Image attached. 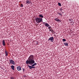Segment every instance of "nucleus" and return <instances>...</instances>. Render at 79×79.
<instances>
[{"instance_id": "1", "label": "nucleus", "mask_w": 79, "mask_h": 79, "mask_svg": "<svg viewBox=\"0 0 79 79\" xmlns=\"http://www.w3.org/2000/svg\"><path fill=\"white\" fill-rule=\"evenodd\" d=\"M34 55H31L29 57L28 60L26 61L27 64H30L31 66L28 65V66L30 69H32L35 68V65H37V63H35V60H34Z\"/></svg>"}, {"instance_id": "2", "label": "nucleus", "mask_w": 79, "mask_h": 79, "mask_svg": "<svg viewBox=\"0 0 79 79\" xmlns=\"http://www.w3.org/2000/svg\"><path fill=\"white\" fill-rule=\"evenodd\" d=\"M35 20L37 23H40L41 22H42L43 21L42 18H36Z\"/></svg>"}, {"instance_id": "3", "label": "nucleus", "mask_w": 79, "mask_h": 79, "mask_svg": "<svg viewBox=\"0 0 79 79\" xmlns=\"http://www.w3.org/2000/svg\"><path fill=\"white\" fill-rule=\"evenodd\" d=\"M43 24H44V25L46 27H49L50 26L49 25V24H48V23L45 22H43Z\"/></svg>"}, {"instance_id": "4", "label": "nucleus", "mask_w": 79, "mask_h": 79, "mask_svg": "<svg viewBox=\"0 0 79 79\" xmlns=\"http://www.w3.org/2000/svg\"><path fill=\"white\" fill-rule=\"evenodd\" d=\"M9 61L10 63L12 64H14L15 65V61H13L12 59H11L9 60Z\"/></svg>"}, {"instance_id": "5", "label": "nucleus", "mask_w": 79, "mask_h": 79, "mask_svg": "<svg viewBox=\"0 0 79 79\" xmlns=\"http://www.w3.org/2000/svg\"><path fill=\"white\" fill-rule=\"evenodd\" d=\"M53 39L54 38L53 37H50L48 39V40L49 41V40H50L52 42H53Z\"/></svg>"}, {"instance_id": "6", "label": "nucleus", "mask_w": 79, "mask_h": 79, "mask_svg": "<svg viewBox=\"0 0 79 79\" xmlns=\"http://www.w3.org/2000/svg\"><path fill=\"white\" fill-rule=\"evenodd\" d=\"M18 71H21V67L20 66H18L17 68Z\"/></svg>"}, {"instance_id": "7", "label": "nucleus", "mask_w": 79, "mask_h": 79, "mask_svg": "<svg viewBox=\"0 0 79 79\" xmlns=\"http://www.w3.org/2000/svg\"><path fill=\"white\" fill-rule=\"evenodd\" d=\"M55 21H57V22H61V20H60V19H58V18H56L55 19Z\"/></svg>"}, {"instance_id": "8", "label": "nucleus", "mask_w": 79, "mask_h": 79, "mask_svg": "<svg viewBox=\"0 0 79 79\" xmlns=\"http://www.w3.org/2000/svg\"><path fill=\"white\" fill-rule=\"evenodd\" d=\"M2 44L3 45V46H5L6 44H5V40H2Z\"/></svg>"}, {"instance_id": "9", "label": "nucleus", "mask_w": 79, "mask_h": 79, "mask_svg": "<svg viewBox=\"0 0 79 79\" xmlns=\"http://www.w3.org/2000/svg\"><path fill=\"white\" fill-rule=\"evenodd\" d=\"M48 29H49V31H51V30H52V27H51V26H50L48 28Z\"/></svg>"}, {"instance_id": "10", "label": "nucleus", "mask_w": 79, "mask_h": 79, "mask_svg": "<svg viewBox=\"0 0 79 79\" xmlns=\"http://www.w3.org/2000/svg\"><path fill=\"white\" fill-rule=\"evenodd\" d=\"M11 68L12 69V70H13L14 71V70H15V66L14 65L11 66Z\"/></svg>"}, {"instance_id": "11", "label": "nucleus", "mask_w": 79, "mask_h": 79, "mask_svg": "<svg viewBox=\"0 0 79 79\" xmlns=\"http://www.w3.org/2000/svg\"><path fill=\"white\" fill-rule=\"evenodd\" d=\"M26 2L27 3H28V4H29V3H31V2L29 1V0H27L26 1Z\"/></svg>"}, {"instance_id": "12", "label": "nucleus", "mask_w": 79, "mask_h": 79, "mask_svg": "<svg viewBox=\"0 0 79 79\" xmlns=\"http://www.w3.org/2000/svg\"><path fill=\"white\" fill-rule=\"evenodd\" d=\"M5 53H6V56H8V52L5 51Z\"/></svg>"}, {"instance_id": "13", "label": "nucleus", "mask_w": 79, "mask_h": 79, "mask_svg": "<svg viewBox=\"0 0 79 79\" xmlns=\"http://www.w3.org/2000/svg\"><path fill=\"white\" fill-rule=\"evenodd\" d=\"M39 16L40 17V18H44V16L42 15H39Z\"/></svg>"}, {"instance_id": "14", "label": "nucleus", "mask_w": 79, "mask_h": 79, "mask_svg": "<svg viewBox=\"0 0 79 79\" xmlns=\"http://www.w3.org/2000/svg\"><path fill=\"white\" fill-rule=\"evenodd\" d=\"M64 44L65 46H68V43H64Z\"/></svg>"}, {"instance_id": "15", "label": "nucleus", "mask_w": 79, "mask_h": 79, "mask_svg": "<svg viewBox=\"0 0 79 79\" xmlns=\"http://www.w3.org/2000/svg\"><path fill=\"white\" fill-rule=\"evenodd\" d=\"M63 7H62L60 8V10L61 11V12L62 11H63Z\"/></svg>"}, {"instance_id": "16", "label": "nucleus", "mask_w": 79, "mask_h": 79, "mask_svg": "<svg viewBox=\"0 0 79 79\" xmlns=\"http://www.w3.org/2000/svg\"><path fill=\"white\" fill-rule=\"evenodd\" d=\"M23 69V73H25V72H26V71H25L26 70H25V69Z\"/></svg>"}, {"instance_id": "17", "label": "nucleus", "mask_w": 79, "mask_h": 79, "mask_svg": "<svg viewBox=\"0 0 79 79\" xmlns=\"http://www.w3.org/2000/svg\"><path fill=\"white\" fill-rule=\"evenodd\" d=\"M58 5H59V6H61V3H58Z\"/></svg>"}, {"instance_id": "18", "label": "nucleus", "mask_w": 79, "mask_h": 79, "mask_svg": "<svg viewBox=\"0 0 79 79\" xmlns=\"http://www.w3.org/2000/svg\"><path fill=\"white\" fill-rule=\"evenodd\" d=\"M62 40L63 41H64V42H65V41H66V40L64 39H63V40Z\"/></svg>"}, {"instance_id": "19", "label": "nucleus", "mask_w": 79, "mask_h": 79, "mask_svg": "<svg viewBox=\"0 0 79 79\" xmlns=\"http://www.w3.org/2000/svg\"><path fill=\"white\" fill-rule=\"evenodd\" d=\"M53 31V29H52L51 31V32H52V33H53V31Z\"/></svg>"}, {"instance_id": "20", "label": "nucleus", "mask_w": 79, "mask_h": 79, "mask_svg": "<svg viewBox=\"0 0 79 79\" xmlns=\"http://www.w3.org/2000/svg\"><path fill=\"white\" fill-rule=\"evenodd\" d=\"M58 15H60V16H62V14L61 13H58Z\"/></svg>"}, {"instance_id": "21", "label": "nucleus", "mask_w": 79, "mask_h": 79, "mask_svg": "<svg viewBox=\"0 0 79 79\" xmlns=\"http://www.w3.org/2000/svg\"><path fill=\"white\" fill-rule=\"evenodd\" d=\"M21 7H23V4H21Z\"/></svg>"}, {"instance_id": "22", "label": "nucleus", "mask_w": 79, "mask_h": 79, "mask_svg": "<svg viewBox=\"0 0 79 79\" xmlns=\"http://www.w3.org/2000/svg\"><path fill=\"white\" fill-rule=\"evenodd\" d=\"M10 79H15V78H14V77H11Z\"/></svg>"}, {"instance_id": "23", "label": "nucleus", "mask_w": 79, "mask_h": 79, "mask_svg": "<svg viewBox=\"0 0 79 79\" xmlns=\"http://www.w3.org/2000/svg\"><path fill=\"white\" fill-rule=\"evenodd\" d=\"M54 36H55V37H56V35H54Z\"/></svg>"}, {"instance_id": "24", "label": "nucleus", "mask_w": 79, "mask_h": 79, "mask_svg": "<svg viewBox=\"0 0 79 79\" xmlns=\"http://www.w3.org/2000/svg\"><path fill=\"white\" fill-rule=\"evenodd\" d=\"M69 21H71V19H69Z\"/></svg>"}, {"instance_id": "25", "label": "nucleus", "mask_w": 79, "mask_h": 79, "mask_svg": "<svg viewBox=\"0 0 79 79\" xmlns=\"http://www.w3.org/2000/svg\"><path fill=\"white\" fill-rule=\"evenodd\" d=\"M55 32L54 31H53V33H55Z\"/></svg>"}, {"instance_id": "26", "label": "nucleus", "mask_w": 79, "mask_h": 79, "mask_svg": "<svg viewBox=\"0 0 79 79\" xmlns=\"http://www.w3.org/2000/svg\"><path fill=\"white\" fill-rule=\"evenodd\" d=\"M62 14H63L64 13H63V12H62Z\"/></svg>"}]
</instances>
